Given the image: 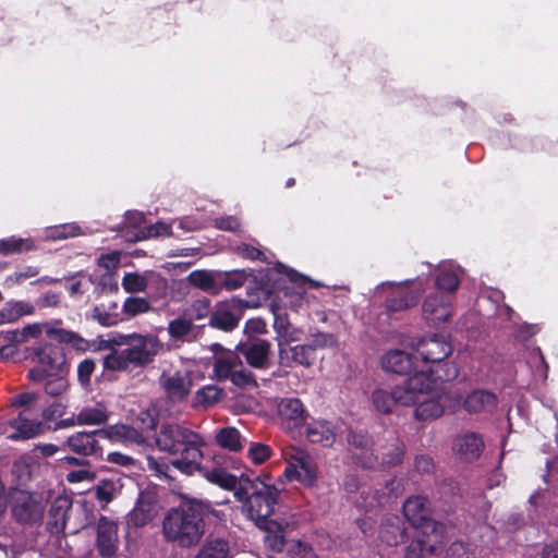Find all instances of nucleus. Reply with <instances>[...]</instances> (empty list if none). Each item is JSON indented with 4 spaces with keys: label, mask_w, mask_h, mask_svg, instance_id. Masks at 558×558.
<instances>
[{
    "label": "nucleus",
    "mask_w": 558,
    "mask_h": 558,
    "mask_svg": "<svg viewBox=\"0 0 558 558\" xmlns=\"http://www.w3.org/2000/svg\"><path fill=\"white\" fill-rule=\"evenodd\" d=\"M66 373L68 368L56 373L54 376H46L44 379L46 380L45 391L52 397L61 396L64 393L69 387Z\"/></svg>",
    "instance_id": "obj_45"
},
{
    "label": "nucleus",
    "mask_w": 558,
    "mask_h": 558,
    "mask_svg": "<svg viewBox=\"0 0 558 558\" xmlns=\"http://www.w3.org/2000/svg\"><path fill=\"white\" fill-rule=\"evenodd\" d=\"M160 507L150 493H141L135 507L129 513V522L134 526H144L159 513Z\"/></svg>",
    "instance_id": "obj_17"
},
{
    "label": "nucleus",
    "mask_w": 558,
    "mask_h": 558,
    "mask_svg": "<svg viewBox=\"0 0 558 558\" xmlns=\"http://www.w3.org/2000/svg\"><path fill=\"white\" fill-rule=\"evenodd\" d=\"M93 316L104 326H113L121 320L118 314L107 312L102 306H96Z\"/></svg>",
    "instance_id": "obj_54"
},
{
    "label": "nucleus",
    "mask_w": 558,
    "mask_h": 558,
    "mask_svg": "<svg viewBox=\"0 0 558 558\" xmlns=\"http://www.w3.org/2000/svg\"><path fill=\"white\" fill-rule=\"evenodd\" d=\"M270 448L260 442L252 444L247 452L250 459L255 464L264 463L270 457Z\"/></svg>",
    "instance_id": "obj_52"
},
{
    "label": "nucleus",
    "mask_w": 558,
    "mask_h": 558,
    "mask_svg": "<svg viewBox=\"0 0 558 558\" xmlns=\"http://www.w3.org/2000/svg\"><path fill=\"white\" fill-rule=\"evenodd\" d=\"M423 314L433 323L446 322L452 315L450 301L441 292H434L425 299Z\"/></svg>",
    "instance_id": "obj_19"
},
{
    "label": "nucleus",
    "mask_w": 558,
    "mask_h": 558,
    "mask_svg": "<svg viewBox=\"0 0 558 558\" xmlns=\"http://www.w3.org/2000/svg\"><path fill=\"white\" fill-rule=\"evenodd\" d=\"M448 558H472L471 553L462 543H453L447 551Z\"/></svg>",
    "instance_id": "obj_64"
},
{
    "label": "nucleus",
    "mask_w": 558,
    "mask_h": 558,
    "mask_svg": "<svg viewBox=\"0 0 558 558\" xmlns=\"http://www.w3.org/2000/svg\"><path fill=\"white\" fill-rule=\"evenodd\" d=\"M120 264V254L117 252L101 255L98 258V266L102 267L107 272L114 271Z\"/></svg>",
    "instance_id": "obj_59"
},
{
    "label": "nucleus",
    "mask_w": 558,
    "mask_h": 558,
    "mask_svg": "<svg viewBox=\"0 0 558 558\" xmlns=\"http://www.w3.org/2000/svg\"><path fill=\"white\" fill-rule=\"evenodd\" d=\"M275 329L277 332L278 351L280 345L290 347V343L298 342L303 337V331L300 328L283 320L276 322Z\"/></svg>",
    "instance_id": "obj_35"
},
{
    "label": "nucleus",
    "mask_w": 558,
    "mask_h": 558,
    "mask_svg": "<svg viewBox=\"0 0 558 558\" xmlns=\"http://www.w3.org/2000/svg\"><path fill=\"white\" fill-rule=\"evenodd\" d=\"M240 318L241 310L235 301L219 302L211 312L210 325L230 331L238 326Z\"/></svg>",
    "instance_id": "obj_14"
},
{
    "label": "nucleus",
    "mask_w": 558,
    "mask_h": 558,
    "mask_svg": "<svg viewBox=\"0 0 558 558\" xmlns=\"http://www.w3.org/2000/svg\"><path fill=\"white\" fill-rule=\"evenodd\" d=\"M316 360V353H313L312 347L304 344H296L291 347H281L278 352V361L280 366L291 367L293 364H299L304 367H310Z\"/></svg>",
    "instance_id": "obj_18"
},
{
    "label": "nucleus",
    "mask_w": 558,
    "mask_h": 558,
    "mask_svg": "<svg viewBox=\"0 0 558 558\" xmlns=\"http://www.w3.org/2000/svg\"><path fill=\"white\" fill-rule=\"evenodd\" d=\"M118 525L106 517L97 524L96 546L102 557H112L118 548Z\"/></svg>",
    "instance_id": "obj_16"
},
{
    "label": "nucleus",
    "mask_w": 558,
    "mask_h": 558,
    "mask_svg": "<svg viewBox=\"0 0 558 558\" xmlns=\"http://www.w3.org/2000/svg\"><path fill=\"white\" fill-rule=\"evenodd\" d=\"M253 492L246 498L243 511L257 526L267 531H275L279 525L268 520L277 504L279 490L265 482L256 481L252 484Z\"/></svg>",
    "instance_id": "obj_4"
},
{
    "label": "nucleus",
    "mask_w": 558,
    "mask_h": 558,
    "mask_svg": "<svg viewBox=\"0 0 558 558\" xmlns=\"http://www.w3.org/2000/svg\"><path fill=\"white\" fill-rule=\"evenodd\" d=\"M483 448V441L474 434H466L456 440L454 449L465 460L476 459Z\"/></svg>",
    "instance_id": "obj_32"
},
{
    "label": "nucleus",
    "mask_w": 558,
    "mask_h": 558,
    "mask_svg": "<svg viewBox=\"0 0 558 558\" xmlns=\"http://www.w3.org/2000/svg\"><path fill=\"white\" fill-rule=\"evenodd\" d=\"M84 234L80 226L75 223H65L60 226L49 227L45 231L47 240L58 241L68 238H74Z\"/></svg>",
    "instance_id": "obj_42"
},
{
    "label": "nucleus",
    "mask_w": 558,
    "mask_h": 558,
    "mask_svg": "<svg viewBox=\"0 0 558 558\" xmlns=\"http://www.w3.org/2000/svg\"><path fill=\"white\" fill-rule=\"evenodd\" d=\"M341 432V426L330 421L313 420L306 427V438L312 444L329 447L336 442Z\"/></svg>",
    "instance_id": "obj_15"
},
{
    "label": "nucleus",
    "mask_w": 558,
    "mask_h": 558,
    "mask_svg": "<svg viewBox=\"0 0 558 558\" xmlns=\"http://www.w3.org/2000/svg\"><path fill=\"white\" fill-rule=\"evenodd\" d=\"M35 248L32 239L26 238H7L0 240V254L8 256L12 254H21L24 252L33 251Z\"/></svg>",
    "instance_id": "obj_36"
},
{
    "label": "nucleus",
    "mask_w": 558,
    "mask_h": 558,
    "mask_svg": "<svg viewBox=\"0 0 558 558\" xmlns=\"http://www.w3.org/2000/svg\"><path fill=\"white\" fill-rule=\"evenodd\" d=\"M497 403L496 396L486 390H475L464 399L461 397V405L470 413H480L492 410Z\"/></svg>",
    "instance_id": "obj_27"
},
{
    "label": "nucleus",
    "mask_w": 558,
    "mask_h": 558,
    "mask_svg": "<svg viewBox=\"0 0 558 558\" xmlns=\"http://www.w3.org/2000/svg\"><path fill=\"white\" fill-rule=\"evenodd\" d=\"M159 385L170 401L181 402L190 395L193 380L187 371H165L160 375Z\"/></svg>",
    "instance_id": "obj_12"
},
{
    "label": "nucleus",
    "mask_w": 558,
    "mask_h": 558,
    "mask_svg": "<svg viewBox=\"0 0 558 558\" xmlns=\"http://www.w3.org/2000/svg\"><path fill=\"white\" fill-rule=\"evenodd\" d=\"M147 232L150 238L157 236H169L171 235V227L165 222H157L155 225L147 226Z\"/></svg>",
    "instance_id": "obj_62"
},
{
    "label": "nucleus",
    "mask_w": 558,
    "mask_h": 558,
    "mask_svg": "<svg viewBox=\"0 0 558 558\" xmlns=\"http://www.w3.org/2000/svg\"><path fill=\"white\" fill-rule=\"evenodd\" d=\"M39 275V268L36 266H25L17 269L13 274L5 277L3 287L11 289L16 286L23 284L25 281L33 279Z\"/></svg>",
    "instance_id": "obj_44"
},
{
    "label": "nucleus",
    "mask_w": 558,
    "mask_h": 558,
    "mask_svg": "<svg viewBox=\"0 0 558 558\" xmlns=\"http://www.w3.org/2000/svg\"><path fill=\"white\" fill-rule=\"evenodd\" d=\"M101 439H109L114 442L125 445L144 442L143 435L132 426L124 424L111 425L107 428L99 429Z\"/></svg>",
    "instance_id": "obj_26"
},
{
    "label": "nucleus",
    "mask_w": 558,
    "mask_h": 558,
    "mask_svg": "<svg viewBox=\"0 0 558 558\" xmlns=\"http://www.w3.org/2000/svg\"><path fill=\"white\" fill-rule=\"evenodd\" d=\"M215 226L225 231H238L240 222L235 217H221L215 220Z\"/></svg>",
    "instance_id": "obj_61"
},
{
    "label": "nucleus",
    "mask_w": 558,
    "mask_h": 558,
    "mask_svg": "<svg viewBox=\"0 0 558 558\" xmlns=\"http://www.w3.org/2000/svg\"><path fill=\"white\" fill-rule=\"evenodd\" d=\"M150 310V303L144 298H126L122 305V313L128 319L148 313Z\"/></svg>",
    "instance_id": "obj_43"
},
{
    "label": "nucleus",
    "mask_w": 558,
    "mask_h": 558,
    "mask_svg": "<svg viewBox=\"0 0 558 558\" xmlns=\"http://www.w3.org/2000/svg\"><path fill=\"white\" fill-rule=\"evenodd\" d=\"M420 378H408L401 385L396 386L391 392L377 388L372 393V402L376 411L388 414L395 410L396 405L410 407L423 393V388L418 385Z\"/></svg>",
    "instance_id": "obj_6"
},
{
    "label": "nucleus",
    "mask_w": 558,
    "mask_h": 558,
    "mask_svg": "<svg viewBox=\"0 0 558 558\" xmlns=\"http://www.w3.org/2000/svg\"><path fill=\"white\" fill-rule=\"evenodd\" d=\"M183 313H186V316L194 323V320H199L208 316L210 313V303L207 299L196 300L189 308L184 310Z\"/></svg>",
    "instance_id": "obj_49"
},
{
    "label": "nucleus",
    "mask_w": 558,
    "mask_h": 558,
    "mask_svg": "<svg viewBox=\"0 0 558 558\" xmlns=\"http://www.w3.org/2000/svg\"><path fill=\"white\" fill-rule=\"evenodd\" d=\"M58 324L59 323H35L26 325L25 327L22 328L21 331L16 333V341L27 342L31 339H37L43 333H46L48 337L58 342L72 344L74 348L81 349L82 344L84 343V340L80 338L76 333L58 327Z\"/></svg>",
    "instance_id": "obj_11"
},
{
    "label": "nucleus",
    "mask_w": 558,
    "mask_h": 558,
    "mask_svg": "<svg viewBox=\"0 0 558 558\" xmlns=\"http://www.w3.org/2000/svg\"><path fill=\"white\" fill-rule=\"evenodd\" d=\"M217 445L230 451H240L243 448V438L235 427H223L215 435Z\"/></svg>",
    "instance_id": "obj_33"
},
{
    "label": "nucleus",
    "mask_w": 558,
    "mask_h": 558,
    "mask_svg": "<svg viewBox=\"0 0 558 558\" xmlns=\"http://www.w3.org/2000/svg\"><path fill=\"white\" fill-rule=\"evenodd\" d=\"M228 543L221 538L207 539L195 558H228Z\"/></svg>",
    "instance_id": "obj_40"
},
{
    "label": "nucleus",
    "mask_w": 558,
    "mask_h": 558,
    "mask_svg": "<svg viewBox=\"0 0 558 558\" xmlns=\"http://www.w3.org/2000/svg\"><path fill=\"white\" fill-rule=\"evenodd\" d=\"M107 461L122 466H131L135 464V461L132 457L123 454L121 452L109 453L107 456Z\"/></svg>",
    "instance_id": "obj_63"
},
{
    "label": "nucleus",
    "mask_w": 558,
    "mask_h": 558,
    "mask_svg": "<svg viewBox=\"0 0 558 558\" xmlns=\"http://www.w3.org/2000/svg\"><path fill=\"white\" fill-rule=\"evenodd\" d=\"M35 305L27 301H10L0 310V325L15 323L24 316L35 314Z\"/></svg>",
    "instance_id": "obj_29"
},
{
    "label": "nucleus",
    "mask_w": 558,
    "mask_h": 558,
    "mask_svg": "<svg viewBox=\"0 0 558 558\" xmlns=\"http://www.w3.org/2000/svg\"><path fill=\"white\" fill-rule=\"evenodd\" d=\"M246 280V276L242 271H234L226 274L225 280L222 282L223 287L228 290H234L241 288Z\"/></svg>",
    "instance_id": "obj_57"
},
{
    "label": "nucleus",
    "mask_w": 558,
    "mask_h": 558,
    "mask_svg": "<svg viewBox=\"0 0 558 558\" xmlns=\"http://www.w3.org/2000/svg\"><path fill=\"white\" fill-rule=\"evenodd\" d=\"M131 364L126 350L113 351L104 359L105 368L113 372L125 371Z\"/></svg>",
    "instance_id": "obj_47"
},
{
    "label": "nucleus",
    "mask_w": 558,
    "mask_h": 558,
    "mask_svg": "<svg viewBox=\"0 0 558 558\" xmlns=\"http://www.w3.org/2000/svg\"><path fill=\"white\" fill-rule=\"evenodd\" d=\"M95 362L90 359L82 361L77 366V378L83 386H87L95 371Z\"/></svg>",
    "instance_id": "obj_55"
},
{
    "label": "nucleus",
    "mask_w": 558,
    "mask_h": 558,
    "mask_svg": "<svg viewBox=\"0 0 558 558\" xmlns=\"http://www.w3.org/2000/svg\"><path fill=\"white\" fill-rule=\"evenodd\" d=\"M306 343L312 347L313 353H316V350L335 348L338 341L332 333L316 332Z\"/></svg>",
    "instance_id": "obj_48"
},
{
    "label": "nucleus",
    "mask_w": 558,
    "mask_h": 558,
    "mask_svg": "<svg viewBox=\"0 0 558 558\" xmlns=\"http://www.w3.org/2000/svg\"><path fill=\"white\" fill-rule=\"evenodd\" d=\"M271 344L267 340H256L250 344L238 345L239 352L245 357L250 366L264 369L268 366Z\"/></svg>",
    "instance_id": "obj_22"
},
{
    "label": "nucleus",
    "mask_w": 558,
    "mask_h": 558,
    "mask_svg": "<svg viewBox=\"0 0 558 558\" xmlns=\"http://www.w3.org/2000/svg\"><path fill=\"white\" fill-rule=\"evenodd\" d=\"M210 350L214 353V378L219 381L229 379L240 387L255 385L252 374L243 368L239 354L225 349L219 343L211 344Z\"/></svg>",
    "instance_id": "obj_5"
},
{
    "label": "nucleus",
    "mask_w": 558,
    "mask_h": 558,
    "mask_svg": "<svg viewBox=\"0 0 558 558\" xmlns=\"http://www.w3.org/2000/svg\"><path fill=\"white\" fill-rule=\"evenodd\" d=\"M117 345H125L129 361L132 365L143 367L150 362L161 351L162 343L157 336L130 333L121 335L114 340Z\"/></svg>",
    "instance_id": "obj_7"
},
{
    "label": "nucleus",
    "mask_w": 558,
    "mask_h": 558,
    "mask_svg": "<svg viewBox=\"0 0 558 558\" xmlns=\"http://www.w3.org/2000/svg\"><path fill=\"white\" fill-rule=\"evenodd\" d=\"M165 538L182 548L196 546L205 534V521L199 505H181L167 512L162 520Z\"/></svg>",
    "instance_id": "obj_2"
},
{
    "label": "nucleus",
    "mask_w": 558,
    "mask_h": 558,
    "mask_svg": "<svg viewBox=\"0 0 558 558\" xmlns=\"http://www.w3.org/2000/svg\"><path fill=\"white\" fill-rule=\"evenodd\" d=\"M138 420L149 429L157 425V411L155 407H150L138 414Z\"/></svg>",
    "instance_id": "obj_60"
},
{
    "label": "nucleus",
    "mask_w": 558,
    "mask_h": 558,
    "mask_svg": "<svg viewBox=\"0 0 558 558\" xmlns=\"http://www.w3.org/2000/svg\"><path fill=\"white\" fill-rule=\"evenodd\" d=\"M187 281L193 287L206 292L218 291V283L215 278V274L209 270H194L187 276Z\"/></svg>",
    "instance_id": "obj_37"
},
{
    "label": "nucleus",
    "mask_w": 558,
    "mask_h": 558,
    "mask_svg": "<svg viewBox=\"0 0 558 558\" xmlns=\"http://www.w3.org/2000/svg\"><path fill=\"white\" fill-rule=\"evenodd\" d=\"M206 477L219 486L223 488H234L236 485V477L227 473L226 471L221 469H214L213 471L208 472L206 474Z\"/></svg>",
    "instance_id": "obj_50"
},
{
    "label": "nucleus",
    "mask_w": 558,
    "mask_h": 558,
    "mask_svg": "<svg viewBox=\"0 0 558 558\" xmlns=\"http://www.w3.org/2000/svg\"><path fill=\"white\" fill-rule=\"evenodd\" d=\"M95 473L88 468H82L80 470L71 471L66 474V481L69 483H82L92 482L95 480Z\"/></svg>",
    "instance_id": "obj_56"
},
{
    "label": "nucleus",
    "mask_w": 558,
    "mask_h": 558,
    "mask_svg": "<svg viewBox=\"0 0 558 558\" xmlns=\"http://www.w3.org/2000/svg\"><path fill=\"white\" fill-rule=\"evenodd\" d=\"M278 413L282 420L293 426H299L305 417V409L301 400L284 398L278 403Z\"/></svg>",
    "instance_id": "obj_30"
},
{
    "label": "nucleus",
    "mask_w": 558,
    "mask_h": 558,
    "mask_svg": "<svg viewBox=\"0 0 558 558\" xmlns=\"http://www.w3.org/2000/svg\"><path fill=\"white\" fill-rule=\"evenodd\" d=\"M32 360L36 366L29 371L33 380L41 381L46 376H54L56 373L66 369L63 353L51 344L37 343L32 348Z\"/></svg>",
    "instance_id": "obj_8"
},
{
    "label": "nucleus",
    "mask_w": 558,
    "mask_h": 558,
    "mask_svg": "<svg viewBox=\"0 0 558 558\" xmlns=\"http://www.w3.org/2000/svg\"><path fill=\"white\" fill-rule=\"evenodd\" d=\"M459 284V278L457 270L442 267L436 279V286L439 290L453 292Z\"/></svg>",
    "instance_id": "obj_46"
},
{
    "label": "nucleus",
    "mask_w": 558,
    "mask_h": 558,
    "mask_svg": "<svg viewBox=\"0 0 558 558\" xmlns=\"http://www.w3.org/2000/svg\"><path fill=\"white\" fill-rule=\"evenodd\" d=\"M8 424L14 429V433L8 436L12 440L29 439L44 433L43 423L29 420L25 412H21L16 417L10 420Z\"/></svg>",
    "instance_id": "obj_23"
},
{
    "label": "nucleus",
    "mask_w": 558,
    "mask_h": 558,
    "mask_svg": "<svg viewBox=\"0 0 558 558\" xmlns=\"http://www.w3.org/2000/svg\"><path fill=\"white\" fill-rule=\"evenodd\" d=\"M434 369L428 367L413 374L410 378H420L418 387L423 393L413 402L416 404L414 415L417 420H434L444 414L446 410L456 411L461 405V396L457 392H445L440 384L444 378L440 375L434 376Z\"/></svg>",
    "instance_id": "obj_3"
},
{
    "label": "nucleus",
    "mask_w": 558,
    "mask_h": 558,
    "mask_svg": "<svg viewBox=\"0 0 558 558\" xmlns=\"http://www.w3.org/2000/svg\"><path fill=\"white\" fill-rule=\"evenodd\" d=\"M116 484L112 481H101L95 488V495L99 501L110 502L116 495Z\"/></svg>",
    "instance_id": "obj_53"
},
{
    "label": "nucleus",
    "mask_w": 558,
    "mask_h": 558,
    "mask_svg": "<svg viewBox=\"0 0 558 558\" xmlns=\"http://www.w3.org/2000/svg\"><path fill=\"white\" fill-rule=\"evenodd\" d=\"M159 450L177 454L180 458L171 461L170 464L159 462L154 457H147V465L158 477L170 478V466H173L187 475L201 472L203 460V447L206 445L201 435L190 428L174 423L161 425L155 437Z\"/></svg>",
    "instance_id": "obj_1"
},
{
    "label": "nucleus",
    "mask_w": 558,
    "mask_h": 558,
    "mask_svg": "<svg viewBox=\"0 0 558 558\" xmlns=\"http://www.w3.org/2000/svg\"><path fill=\"white\" fill-rule=\"evenodd\" d=\"M287 461L284 476L289 481H296L305 486L316 482L317 472L313 458L305 450L291 446L283 451Z\"/></svg>",
    "instance_id": "obj_9"
},
{
    "label": "nucleus",
    "mask_w": 558,
    "mask_h": 558,
    "mask_svg": "<svg viewBox=\"0 0 558 558\" xmlns=\"http://www.w3.org/2000/svg\"><path fill=\"white\" fill-rule=\"evenodd\" d=\"M66 405L62 401H56L43 411L45 421H53L65 413Z\"/></svg>",
    "instance_id": "obj_58"
},
{
    "label": "nucleus",
    "mask_w": 558,
    "mask_h": 558,
    "mask_svg": "<svg viewBox=\"0 0 558 558\" xmlns=\"http://www.w3.org/2000/svg\"><path fill=\"white\" fill-rule=\"evenodd\" d=\"M149 282V275L147 272H126L122 278V288L128 293L144 292Z\"/></svg>",
    "instance_id": "obj_41"
},
{
    "label": "nucleus",
    "mask_w": 558,
    "mask_h": 558,
    "mask_svg": "<svg viewBox=\"0 0 558 558\" xmlns=\"http://www.w3.org/2000/svg\"><path fill=\"white\" fill-rule=\"evenodd\" d=\"M122 235L130 242L149 239L145 217L138 211H129L120 229Z\"/></svg>",
    "instance_id": "obj_25"
},
{
    "label": "nucleus",
    "mask_w": 558,
    "mask_h": 558,
    "mask_svg": "<svg viewBox=\"0 0 558 558\" xmlns=\"http://www.w3.org/2000/svg\"><path fill=\"white\" fill-rule=\"evenodd\" d=\"M194 328L192 319L183 313L180 317L169 322L167 330L171 339L184 340Z\"/></svg>",
    "instance_id": "obj_39"
},
{
    "label": "nucleus",
    "mask_w": 558,
    "mask_h": 558,
    "mask_svg": "<svg viewBox=\"0 0 558 558\" xmlns=\"http://www.w3.org/2000/svg\"><path fill=\"white\" fill-rule=\"evenodd\" d=\"M412 350L421 355L423 362L439 363L451 353L452 349L444 337L434 335L418 340Z\"/></svg>",
    "instance_id": "obj_13"
},
{
    "label": "nucleus",
    "mask_w": 558,
    "mask_h": 558,
    "mask_svg": "<svg viewBox=\"0 0 558 558\" xmlns=\"http://www.w3.org/2000/svg\"><path fill=\"white\" fill-rule=\"evenodd\" d=\"M418 292L410 290L403 284L396 286L395 296L388 300L387 307L391 312L407 310L416 304Z\"/></svg>",
    "instance_id": "obj_31"
},
{
    "label": "nucleus",
    "mask_w": 558,
    "mask_h": 558,
    "mask_svg": "<svg viewBox=\"0 0 558 558\" xmlns=\"http://www.w3.org/2000/svg\"><path fill=\"white\" fill-rule=\"evenodd\" d=\"M381 367L387 372L403 374L415 368V357L402 350H390L380 359Z\"/></svg>",
    "instance_id": "obj_24"
},
{
    "label": "nucleus",
    "mask_w": 558,
    "mask_h": 558,
    "mask_svg": "<svg viewBox=\"0 0 558 558\" xmlns=\"http://www.w3.org/2000/svg\"><path fill=\"white\" fill-rule=\"evenodd\" d=\"M445 534L446 526L444 524L425 523L424 533L409 545L407 558H428L437 554L444 545Z\"/></svg>",
    "instance_id": "obj_10"
},
{
    "label": "nucleus",
    "mask_w": 558,
    "mask_h": 558,
    "mask_svg": "<svg viewBox=\"0 0 558 558\" xmlns=\"http://www.w3.org/2000/svg\"><path fill=\"white\" fill-rule=\"evenodd\" d=\"M380 538L387 545L395 546L403 539V531L398 525L387 523L380 530Z\"/></svg>",
    "instance_id": "obj_51"
},
{
    "label": "nucleus",
    "mask_w": 558,
    "mask_h": 558,
    "mask_svg": "<svg viewBox=\"0 0 558 558\" xmlns=\"http://www.w3.org/2000/svg\"><path fill=\"white\" fill-rule=\"evenodd\" d=\"M44 508L40 501L26 492H21L13 506V514L21 522L36 521L41 518Z\"/></svg>",
    "instance_id": "obj_20"
},
{
    "label": "nucleus",
    "mask_w": 558,
    "mask_h": 558,
    "mask_svg": "<svg viewBox=\"0 0 558 558\" xmlns=\"http://www.w3.org/2000/svg\"><path fill=\"white\" fill-rule=\"evenodd\" d=\"M403 512L411 524L422 527V533H424L425 523L434 522L427 518L426 500L421 496L408 498L403 504Z\"/></svg>",
    "instance_id": "obj_28"
},
{
    "label": "nucleus",
    "mask_w": 558,
    "mask_h": 558,
    "mask_svg": "<svg viewBox=\"0 0 558 558\" xmlns=\"http://www.w3.org/2000/svg\"><path fill=\"white\" fill-rule=\"evenodd\" d=\"M100 439L99 429L92 433L78 432L71 435L65 444L71 451L77 454L92 456L101 453Z\"/></svg>",
    "instance_id": "obj_21"
},
{
    "label": "nucleus",
    "mask_w": 558,
    "mask_h": 558,
    "mask_svg": "<svg viewBox=\"0 0 558 558\" xmlns=\"http://www.w3.org/2000/svg\"><path fill=\"white\" fill-rule=\"evenodd\" d=\"M109 413L104 405L83 408L76 415L77 425H98L108 421Z\"/></svg>",
    "instance_id": "obj_34"
},
{
    "label": "nucleus",
    "mask_w": 558,
    "mask_h": 558,
    "mask_svg": "<svg viewBox=\"0 0 558 558\" xmlns=\"http://www.w3.org/2000/svg\"><path fill=\"white\" fill-rule=\"evenodd\" d=\"M225 397L223 389L215 386L208 385L195 392V404L197 407L209 408L216 403H218Z\"/></svg>",
    "instance_id": "obj_38"
}]
</instances>
